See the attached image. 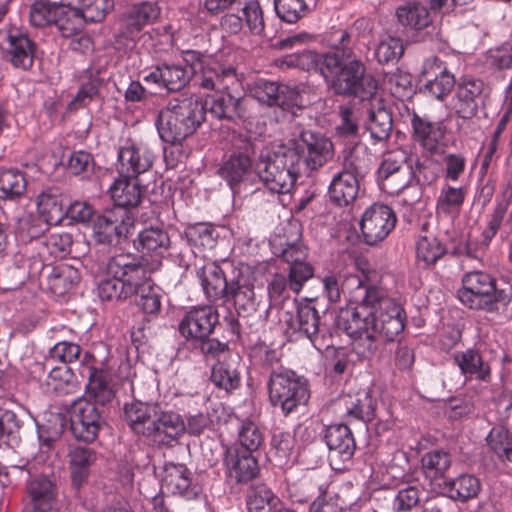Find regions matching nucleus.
<instances>
[{
	"mask_svg": "<svg viewBox=\"0 0 512 512\" xmlns=\"http://www.w3.org/2000/svg\"><path fill=\"white\" fill-rule=\"evenodd\" d=\"M134 215L123 208H112L99 215L92 225V239L95 244L116 246L128 238L134 227Z\"/></svg>",
	"mask_w": 512,
	"mask_h": 512,
	"instance_id": "obj_8",
	"label": "nucleus"
},
{
	"mask_svg": "<svg viewBox=\"0 0 512 512\" xmlns=\"http://www.w3.org/2000/svg\"><path fill=\"white\" fill-rule=\"evenodd\" d=\"M241 82L234 88L214 89L218 93L213 95L205 102L206 111L220 120L236 121L245 116L242 97L236 93L240 88Z\"/></svg>",
	"mask_w": 512,
	"mask_h": 512,
	"instance_id": "obj_21",
	"label": "nucleus"
},
{
	"mask_svg": "<svg viewBox=\"0 0 512 512\" xmlns=\"http://www.w3.org/2000/svg\"><path fill=\"white\" fill-rule=\"evenodd\" d=\"M486 441L501 460L512 462V431L494 427L487 435Z\"/></svg>",
	"mask_w": 512,
	"mask_h": 512,
	"instance_id": "obj_64",
	"label": "nucleus"
},
{
	"mask_svg": "<svg viewBox=\"0 0 512 512\" xmlns=\"http://www.w3.org/2000/svg\"><path fill=\"white\" fill-rule=\"evenodd\" d=\"M97 295L101 301H118L134 295L131 283L122 282L119 278L108 276L105 271L97 280Z\"/></svg>",
	"mask_w": 512,
	"mask_h": 512,
	"instance_id": "obj_48",
	"label": "nucleus"
},
{
	"mask_svg": "<svg viewBox=\"0 0 512 512\" xmlns=\"http://www.w3.org/2000/svg\"><path fill=\"white\" fill-rule=\"evenodd\" d=\"M154 161L155 155L146 144L127 142L118 149L116 170L121 177L138 179L152 168Z\"/></svg>",
	"mask_w": 512,
	"mask_h": 512,
	"instance_id": "obj_15",
	"label": "nucleus"
},
{
	"mask_svg": "<svg viewBox=\"0 0 512 512\" xmlns=\"http://www.w3.org/2000/svg\"><path fill=\"white\" fill-rule=\"evenodd\" d=\"M336 56V68L329 75H324L327 82H330L335 92L339 95H354L362 100L374 95L377 90L376 81L366 75V67L361 60L351 58L341 61Z\"/></svg>",
	"mask_w": 512,
	"mask_h": 512,
	"instance_id": "obj_6",
	"label": "nucleus"
},
{
	"mask_svg": "<svg viewBox=\"0 0 512 512\" xmlns=\"http://www.w3.org/2000/svg\"><path fill=\"white\" fill-rule=\"evenodd\" d=\"M108 276L119 278L125 284L131 283L133 291L149 276L143 257L132 253H120L108 259L105 263Z\"/></svg>",
	"mask_w": 512,
	"mask_h": 512,
	"instance_id": "obj_18",
	"label": "nucleus"
},
{
	"mask_svg": "<svg viewBox=\"0 0 512 512\" xmlns=\"http://www.w3.org/2000/svg\"><path fill=\"white\" fill-rule=\"evenodd\" d=\"M157 407L141 400L124 406L126 420L134 433L150 437L155 431L154 419Z\"/></svg>",
	"mask_w": 512,
	"mask_h": 512,
	"instance_id": "obj_33",
	"label": "nucleus"
},
{
	"mask_svg": "<svg viewBox=\"0 0 512 512\" xmlns=\"http://www.w3.org/2000/svg\"><path fill=\"white\" fill-rule=\"evenodd\" d=\"M324 439L330 451L331 463L337 461L344 463L352 459L356 443L351 429L346 424L328 426Z\"/></svg>",
	"mask_w": 512,
	"mask_h": 512,
	"instance_id": "obj_29",
	"label": "nucleus"
},
{
	"mask_svg": "<svg viewBox=\"0 0 512 512\" xmlns=\"http://www.w3.org/2000/svg\"><path fill=\"white\" fill-rule=\"evenodd\" d=\"M27 188L25 173L19 169H5L0 172V198L16 200Z\"/></svg>",
	"mask_w": 512,
	"mask_h": 512,
	"instance_id": "obj_52",
	"label": "nucleus"
},
{
	"mask_svg": "<svg viewBox=\"0 0 512 512\" xmlns=\"http://www.w3.org/2000/svg\"><path fill=\"white\" fill-rule=\"evenodd\" d=\"M114 208H136L142 198V187L137 178L119 176L109 188Z\"/></svg>",
	"mask_w": 512,
	"mask_h": 512,
	"instance_id": "obj_35",
	"label": "nucleus"
},
{
	"mask_svg": "<svg viewBox=\"0 0 512 512\" xmlns=\"http://www.w3.org/2000/svg\"><path fill=\"white\" fill-rule=\"evenodd\" d=\"M103 84L104 79L101 77V70L88 67L80 76V87L74 97V102L79 104L90 102L99 94Z\"/></svg>",
	"mask_w": 512,
	"mask_h": 512,
	"instance_id": "obj_55",
	"label": "nucleus"
},
{
	"mask_svg": "<svg viewBox=\"0 0 512 512\" xmlns=\"http://www.w3.org/2000/svg\"><path fill=\"white\" fill-rule=\"evenodd\" d=\"M398 22L406 29L419 31L432 23L428 8L419 2H408L396 9Z\"/></svg>",
	"mask_w": 512,
	"mask_h": 512,
	"instance_id": "obj_45",
	"label": "nucleus"
},
{
	"mask_svg": "<svg viewBox=\"0 0 512 512\" xmlns=\"http://www.w3.org/2000/svg\"><path fill=\"white\" fill-rule=\"evenodd\" d=\"M232 302L235 310L239 316H248L257 311L260 304L254 285L250 280L239 273L237 276L231 278L230 287L228 288L227 296H225L222 304Z\"/></svg>",
	"mask_w": 512,
	"mask_h": 512,
	"instance_id": "obj_26",
	"label": "nucleus"
},
{
	"mask_svg": "<svg viewBox=\"0 0 512 512\" xmlns=\"http://www.w3.org/2000/svg\"><path fill=\"white\" fill-rule=\"evenodd\" d=\"M20 420L15 412L0 409V447H14L19 441Z\"/></svg>",
	"mask_w": 512,
	"mask_h": 512,
	"instance_id": "obj_62",
	"label": "nucleus"
},
{
	"mask_svg": "<svg viewBox=\"0 0 512 512\" xmlns=\"http://www.w3.org/2000/svg\"><path fill=\"white\" fill-rule=\"evenodd\" d=\"M512 192L503 193L495 198L491 211L487 214L486 226L481 233V248L487 249L494 237L502 229L512 231V209L510 210Z\"/></svg>",
	"mask_w": 512,
	"mask_h": 512,
	"instance_id": "obj_24",
	"label": "nucleus"
},
{
	"mask_svg": "<svg viewBox=\"0 0 512 512\" xmlns=\"http://www.w3.org/2000/svg\"><path fill=\"white\" fill-rule=\"evenodd\" d=\"M226 425L236 429L237 446L252 454L259 449L264 441L263 433L250 419H241L236 415H230Z\"/></svg>",
	"mask_w": 512,
	"mask_h": 512,
	"instance_id": "obj_38",
	"label": "nucleus"
},
{
	"mask_svg": "<svg viewBox=\"0 0 512 512\" xmlns=\"http://www.w3.org/2000/svg\"><path fill=\"white\" fill-rule=\"evenodd\" d=\"M162 487L187 500L196 498L200 492L199 486L193 483V473L184 464H165Z\"/></svg>",
	"mask_w": 512,
	"mask_h": 512,
	"instance_id": "obj_28",
	"label": "nucleus"
},
{
	"mask_svg": "<svg viewBox=\"0 0 512 512\" xmlns=\"http://www.w3.org/2000/svg\"><path fill=\"white\" fill-rule=\"evenodd\" d=\"M160 15V8L156 2L142 1L133 4L122 18L123 33L132 36L140 32L146 25L154 23Z\"/></svg>",
	"mask_w": 512,
	"mask_h": 512,
	"instance_id": "obj_32",
	"label": "nucleus"
},
{
	"mask_svg": "<svg viewBox=\"0 0 512 512\" xmlns=\"http://www.w3.org/2000/svg\"><path fill=\"white\" fill-rule=\"evenodd\" d=\"M184 236L192 247L211 249L216 244L218 233L210 223H195L185 228Z\"/></svg>",
	"mask_w": 512,
	"mask_h": 512,
	"instance_id": "obj_56",
	"label": "nucleus"
},
{
	"mask_svg": "<svg viewBox=\"0 0 512 512\" xmlns=\"http://www.w3.org/2000/svg\"><path fill=\"white\" fill-rule=\"evenodd\" d=\"M421 75L425 78L424 92L437 100H444L456 84L455 76L437 56L424 60Z\"/></svg>",
	"mask_w": 512,
	"mask_h": 512,
	"instance_id": "obj_17",
	"label": "nucleus"
},
{
	"mask_svg": "<svg viewBox=\"0 0 512 512\" xmlns=\"http://www.w3.org/2000/svg\"><path fill=\"white\" fill-rule=\"evenodd\" d=\"M452 106L457 116V130L467 135L472 131V118L476 116L489 95V88L480 78L463 75L456 79Z\"/></svg>",
	"mask_w": 512,
	"mask_h": 512,
	"instance_id": "obj_5",
	"label": "nucleus"
},
{
	"mask_svg": "<svg viewBox=\"0 0 512 512\" xmlns=\"http://www.w3.org/2000/svg\"><path fill=\"white\" fill-rule=\"evenodd\" d=\"M359 178L350 173L339 171L328 187L330 201L338 206H348L356 200L359 193Z\"/></svg>",
	"mask_w": 512,
	"mask_h": 512,
	"instance_id": "obj_36",
	"label": "nucleus"
},
{
	"mask_svg": "<svg viewBox=\"0 0 512 512\" xmlns=\"http://www.w3.org/2000/svg\"><path fill=\"white\" fill-rule=\"evenodd\" d=\"M196 277L206 299L211 303L222 304L231 283V278H227L223 268L217 262L208 261L196 268Z\"/></svg>",
	"mask_w": 512,
	"mask_h": 512,
	"instance_id": "obj_23",
	"label": "nucleus"
},
{
	"mask_svg": "<svg viewBox=\"0 0 512 512\" xmlns=\"http://www.w3.org/2000/svg\"><path fill=\"white\" fill-rule=\"evenodd\" d=\"M322 282L329 302H339L343 293L349 304L354 305L342 308L334 325L353 340V350L360 358L378 355L404 330L406 312L385 287L353 274L345 278L341 287L333 274L325 276Z\"/></svg>",
	"mask_w": 512,
	"mask_h": 512,
	"instance_id": "obj_1",
	"label": "nucleus"
},
{
	"mask_svg": "<svg viewBox=\"0 0 512 512\" xmlns=\"http://www.w3.org/2000/svg\"><path fill=\"white\" fill-rule=\"evenodd\" d=\"M413 140L424 150L436 153L446 135V126L442 121H431L428 116H420L416 112L411 115Z\"/></svg>",
	"mask_w": 512,
	"mask_h": 512,
	"instance_id": "obj_25",
	"label": "nucleus"
},
{
	"mask_svg": "<svg viewBox=\"0 0 512 512\" xmlns=\"http://www.w3.org/2000/svg\"><path fill=\"white\" fill-rule=\"evenodd\" d=\"M225 476L234 484H248L260 474V466L254 454L238 447L227 446L223 456Z\"/></svg>",
	"mask_w": 512,
	"mask_h": 512,
	"instance_id": "obj_14",
	"label": "nucleus"
},
{
	"mask_svg": "<svg viewBox=\"0 0 512 512\" xmlns=\"http://www.w3.org/2000/svg\"><path fill=\"white\" fill-rule=\"evenodd\" d=\"M308 0H274L276 15L289 24L297 23L308 13Z\"/></svg>",
	"mask_w": 512,
	"mask_h": 512,
	"instance_id": "obj_63",
	"label": "nucleus"
},
{
	"mask_svg": "<svg viewBox=\"0 0 512 512\" xmlns=\"http://www.w3.org/2000/svg\"><path fill=\"white\" fill-rule=\"evenodd\" d=\"M192 79V72L180 63H161L143 77L146 83L154 84L168 92H178Z\"/></svg>",
	"mask_w": 512,
	"mask_h": 512,
	"instance_id": "obj_22",
	"label": "nucleus"
},
{
	"mask_svg": "<svg viewBox=\"0 0 512 512\" xmlns=\"http://www.w3.org/2000/svg\"><path fill=\"white\" fill-rule=\"evenodd\" d=\"M67 458L72 485L80 489L88 483L91 469L98 459V453L91 447L75 445L70 447Z\"/></svg>",
	"mask_w": 512,
	"mask_h": 512,
	"instance_id": "obj_30",
	"label": "nucleus"
},
{
	"mask_svg": "<svg viewBox=\"0 0 512 512\" xmlns=\"http://www.w3.org/2000/svg\"><path fill=\"white\" fill-rule=\"evenodd\" d=\"M154 420L155 431L152 432L150 438L155 442L169 444L186 431L183 419L176 412L162 411L157 407Z\"/></svg>",
	"mask_w": 512,
	"mask_h": 512,
	"instance_id": "obj_34",
	"label": "nucleus"
},
{
	"mask_svg": "<svg viewBox=\"0 0 512 512\" xmlns=\"http://www.w3.org/2000/svg\"><path fill=\"white\" fill-rule=\"evenodd\" d=\"M36 264L41 267L40 277L46 278L50 291L56 296L69 293L80 282L78 269L71 265L62 263L56 266H45L42 262Z\"/></svg>",
	"mask_w": 512,
	"mask_h": 512,
	"instance_id": "obj_31",
	"label": "nucleus"
},
{
	"mask_svg": "<svg viewBox=\"0 0 512 512\" xmlns=\"http://www.w3.org/2000/svg\"><path fill=\"white\" fill-rule=\"evenodd\" d=\"M280 499L265 484L254 485L246 498L248 512H273Z\"/></svg>",
	"mask_w": 512,
	"mask_h": 512,
	"instance_id": "obj_51",
	"label": "nucleus"
},
{
	"mask_svg": "<svg viewBox=\"0 0 512 512\" xmlns=\"http://www.w3.org/2000/svg\"><path fill=\"white\" fill-rule=\"evenodd\" d=\"M183 66L192 72V76L198 72L197 85L202 89H228L239 84L236 69L233 66H224L216 61H205L204 55L196 50L183 52Z\"/></svg>",
	"mask_w": 512,
	"mask_h": 512,
	"instance_id": "obj_7",
	"label": "nucleus"
},
{
	"mask_svg": "<svg viewBox=\"0 0 512 512\" xmlns=\"http://www.w3.org/2000/svg\"><path fill=\"white\" fill-rule=\"evenodd\" d=\"M325 41L332 49L330 52L337 53L341 61H347L354 56L356 38L351 30L334 29L326 35Z\"/></svg>",
	"mask_w": 512,
	"mask_h": 512,
	"instance_id": "obj_58",
	"label": "nucleus"
},
{
	"mask_svg": "<svg viewBox=\"0 0 512 512\" xmlns=\"http://www.w3.org/2000/svg\"><path fill=\"white\" fill-rule=\"evenodd\" d=\"M85 24L86 22L76 6L61 4L54 26L63 37L78 35L84 29Z\"/></svg>",
	"mask_w": 512,
	"mask_h": 512,
	"instance_id": "obj_50",
	"label": "nucleus"
},
{
	"mask_svg": "<svg viewBox=\"0 0 512 512\" xmlns=\"http://www.w3.org/2000/svg\"><path fill=\"white\" fill-rule=\"evenodd\" d=\"M37 210L39 216L44 218L47 223L58 225L62 222L65 209L58 188H46L38 195Z\"/></svg>",
	"mask_w": 512,
	"mask_h": 512,
	"instance_id": "obj_44",
	"label": "nucleus"
},
{
	"mask_svg": "<svg viewBox=\"0 0 512 512\" xmlns=\"http://www.w3.org/2000/svg\"><path fill=\"white\" fill-rule=\"evenodd\" d=\"M441 488L450 499L466 502L478 496L481 491V482L475 475L461 474L454 479L444 481Z\"/></svg>",
	"mask_w": 512,
	"mask_h": 512,
	"instance_id": "obj_41",
	"label": "nucleus"
},
{
	"mask_svg": "<svg viewBox=\"0 0 512 512\" xmlns=\"http://www.w3.org/2000/svg\"><path fill=\"white\" fill-rule=\"evenodd\" d=\"M308 386H269V397L273 406H280L286 413L292 412L298 405L305 404L310 392Z\"/></svg>",
	"mask_w": 512,
	"mask_h": 512,
	"instance_id": "obj_39",
	"label": "nucleus"
},
{
	"mask_svg": "<svg viewBox=\"0 0 512 512\" xmlns=\"http://www.w3.org/2000/svg\"><path fill=\"white\" fill-rule=\"evenodd\" d=\"M349 398L350 406L347 407L349 415L365 422H370L375 418L377 397L373 387L360 386L354 392V397L350 395Z\"/></svg>",
	"mask_w": 512,
	"mask_h": 512,
	"instance_id": "obj_42",
	"label": "nucleus"
},
{
	"mask_svg": "<svg viewBox=\"0 0 512 512\" xmlns=\"http://www.w3.org/2000/svg\"><path fill=\"white\" fill-rule=\"evenodd\" d=\"M288 87L284 85H278L275 82L261 80L257 83L254 89L255 98L263 104L268 106H279L283 110L287 109L292 103V98L289 99L286 96ZM291 97H297V95H291Z\"/></svg>",
	"mask_w": 512,
	"mask_h": 512,
	"instance_id": "obj_46",
	"label": "nucleus"
},
{
	"mask_svg": "<svg viewBox=\"0 0 512 512\" xmlns=\"http://www.w3.org/2000/svg\"><path fill=\"white\" fill-rule=\"evenodd\" d=\"M134 295L137 296L136 303L143 313L147 315H158L160 313L164 293L159 286L152 283L149 276L145 281H142V284H139Z\"/></svg>",
	"mask_w": 512,
	"mask_h": 512,
	"instance_id": "obj_47",
	"label": "nucleus"
},
{
	"mask_svg": "<svg viewBox=\"0 0 512 512\" xmlns=\"http://www.w3.org/2000/svg\"><path fill=\"white\" fill-rule=\"evenodd\" d=\"M37 49V43L28 33L18 29L8 30L0 45L4 61L21 71L33 68Z\"/></svg>",
	"mask_w": 512,
	"mask_h": 512,
	"instance_id": "obj_10",
	"label": "nucleus"
},
{
	"mask_svg": "<svg viewBox=\"0 0 512 512\" xmlns=\"http://www.w3.org/2000/svg\"><path fill=\"white\" fill-rule=\"evenodd\" d=\"M392 126V115L385 107L379 106L377 109L369 111L365 128L374 142L388 140L392 132Z\"/></svg>",
	"mask_w": 512,
	"mask_h": 512,
	"instance_id": "obj_49",
	"label": "nucleus"
},
{
	"mask_svg": "<svg viewBox=\"0 0 512 512\" xmlns=\"http://www.w3.org/2000/svg\"><path fill=\"white\" fill-rule=\"evenodd\" d=\"M446 253V245L434 235L420 236L416 242L417 259L426 266L434 265Z\"/></svg>",
	"mask_w": 512,
	"mask_h": 512,
	"instance_id": "obj_57",
	"label": "nucleus"
},
{
	"mask_svg": "<svg viewBox=\"0 0 512 512\" xmlns=\"http://www.w3.org/2000/svg\"><path fill=\"white\" fill-rule=\"evenodd\" d=\"M51 224L38 216H27L20 219L17 228V236L22 242H31L33 240L42 241L44 233Z\"/></svg>",
	"mask_w": 512,
	"mask_h": 512,
	"instance_id": "obj_61",
	"label": "nucleus"
},
{
	"mask_svg": "<svg viewBox=\"0 0 512 512\" xmlns=\"http://www.w3.org/2000/svg\"><path fill=\"white\" fill-rule=\"evenodd\" d=\"M205 117L206 108L200 98L180 94L159 110L155 125L162 141L176 145L193 135Z\"/></svg>",
	"mask_w": 512,
	"mask_h": 512,
	"instance_id": "obj_3",
	"label": "nucleus"
},
{
	"mask_svg": "<svg viewBox=\"0 0 512 512\" xmlns=\"http://www.w3.org/2000/svg\"><path fill=\"white\" fill-rule=\"evenodd\" d=\"M438 178L436 164L430 160H419L418 158L414 163L408 165V176L407 180L415 182L421 187H426L434 183Z\"/></svg>",
	"mask_w": 512,
	"mask_h": 512,
	"instance_id": "obj_60",
	"label": "nucleus"
},
{
	"mask_svg": "<svg viewBox=\"0 0 512 512\" xmlns=\"http://www.w3.org/2000/svg\"><path fill=\"white\" fill-rule=\"evenodd\" d=\"M334 156L330 138L320 132L302 131L292 145L281 144L255 162V173L269 191L278 194L291 192L299 177L318 170Z\"/></svg>",
	"mask_w": 512,
	"mask_h": 512,
	"instance_id": "obj_2",
	"label": "nucleus"
},
{
	"mask_svg": "<svg viewBox=\"0 0 512 512\" xmlns=\"http://www.w3.org/2000/svg\"><path fill=\"white\" fill-rule=\"evenodd\" d=\"M291 327L306 337L318 351L333 346L332 334L321 328L319 312L311 299L298 305Z\"/></svg>",
	"mask_w": 512,
	"mask_h": 512,
	"instance_id": "obj_12",
	"label": "nucleus"
},
{
	"mask_svg": "<svg viewBox=\"0 0 512 512\" xmlns=\"http://www.w3.org/2000/svg\"><path fill=\"white\" fill-rule=\"evenodd\" d=\"M370 165L371 155L367 148L356 145L346 152L341 171L362 179L368 174Z\"/></svg>",
	"mask_w": 512,
	"mask_h": 512,
	"instance_id": "obj_54",
	"label": "nucleus"
},
{
	"mask_svg": "<svg viewBox=\"0 0 512 512\" xmlns=\"http://www.w3.org/2000/svg\"><path fill=\"white\" fill-rule=\"evenodd\" d=\"M61 4L51 0H34L29 6V24L33 28L54 26Z\"/></svg>",
	"mask_w": 512,
	"mask_h": 512,
	"instance_id": "obj_53",
	"label": "nucleus"
},
{
	"mask_svg": "<svg viewBox=\"0 0 512 512\" xmlns=\"http://www.w3.org/2000/svg\"><path fill=\"white\" fill-rule=\"evenodd\" d=\"M134 245L143 255L162 257L170 248L171 241L163 228L149 227L138 233Z\"/></svg>",
	"mask_w": 512,
	"mask_h": 512,
	"instance_id": "obj_37",
	"label": "nucleus"
},
{
	"mask_svg": "<svg viewBox=\"0 0 512 512\" xmlns=\"http://www.w3.org/2000/svg\"><path fill=\"white\" fill-rule=\"evenodd\" d=\"M281 68H298L304 71L314 70L323 77L329 75L336 68L335 53H317L312 50H297L295 53L287 54L279 60Z\"/></svg>",
	"mask_w": 512,
	"mask_h": 512,
	"instance_id": "obj_19",
	"label": "nucleus"
},
{
	"mask_svg": "<svg viewBox=\"0 0 512 512\" xmlns=\"http://www.w3.org/2000/svg\"><path fill=\"white\" fill-rule=\"evenodd\" d=\"M405 157L397 154H388L382 160L377 170V180L383 191L390 195L398 193L399 190L409 183L408 166L403 167Z\"/></svg>",
	"mask_w": 512,
	"mask_h": 512,
	"instance_id": "obj_27",
	"label": "nucleus"
},
{
	"mask_svg": "<svg viewBox=\"0 0 512 512\" xmlns=\"http://www.w3.org/2000/svg\"><path fill=\"white\" fill-rule=\"evenodd\" d=\"M241 145L223 159L217 173L226 182L233 194L239 193L241 186L248 181L253 169V155L255 153L253 142L248 138H239Z\"/></svg>",
	"mask_w": 512,
	"mask_h": 512,
	"instance_id": "obj_9",
	"label": "nucleus"
},
{
	"mask_svg": "<svg viewBox=\"0 0 512 512\" xmlns=\"http://www.w3.org/2000/svg\"><path fill=\"white\" fill-rule=\"evenodd\" d=\"M422 469L427 478L435 480L445 476L451 465V456L443 450H433L423 455Z\"/></svg>",
	"mask_w": 512,
	"mask_h": 512,
	"instance_id": "obj_59",
	"label": "nucleus"
},
{
	"mask_svg": "<svg viewBox=\"0 0 512 512\" xmlns=\"http://www.w3.org/2000/svg\"><path fill=\"white\" fill-rule=\"evenodd\" d=\"M58 489L47 475H36L27 482V512H55Z\"/></svg>",
	"mask_w": 512,
	"mask_h": 512,
	"instance_id": "obj_20",
	"label": "nucleus"
},
{
	"mask_svg": "<svg viewBox=\"0 0 512 512\" xmlns=\"http://www.w3.org/2000/svg\"><path fill=\"white\" fill-rule=\"evenodd\" d=\"M218 322L219 315L214 306H197L186 312L179 323L178 330L187 340H200L213 333Z\"/></svg>",
	"mask_w": 512,
	"mask_h": 512,
	"instance_id": "obj_16",
	"label": "nucleus"
},
{
	"mask_svg": "<svg viewBox=\"0 0 512 512\" xmlns=\"http://www.w3.org/2000/svg\"><path fill=\"white\" fill-rule=\"evenodd\" d=\"M102 412L90 401H74L69 412L70 430L77 441L92 443L104 424Z\"/></svg>",
	"mask_w": 512,
	"mask_h": 512,
	"instance_id": "obj_11",
	"label": "nucleus"
},
{
	"mask_svg": "<svg viewBox=\"0 0 512 512\" xmlns=\"http://www.w3.org/2000/svg\"><path fill=\"white\" fill-rule=\"evenodd\" d=\"M308 386H269V397L273 406H280L286 413L292 412L298 405L305 404L310 392Z\"/></svg>",
	"mask_w": 512,
	"mask_h": 512,
	"instance_id": "obj_40",
	"label": "nucleus"
},
{
	"mask_svg": "<svg viewBox=\"0 0 512 512\" xmlns=\"http://www.w3.org/2000/svg\"><path fill=\"white\" fill-rule=\"evenodd\" d=\"M396 215L391 207L381 203H374L363 213L360 221V230L367 245H376L382 242L395 228Z\"/></svg>",
	"mask_w": 512,
	"mask_h": 512,
	"instance_id": "obj_13",
	"label": "nucleus"
},
{
	"mask_svg": "<svg viewBox=\"0 0 512 512\" xmlns=\"http://www.w3.org/2000/svg\"><path fill=\"white\" fill-rule=\"evenodd\" d=\"M457 297L469 309L498 313L512 301V289H499L492 275L472 271L464 274Z\"/></svg>",
	"mask_w": 512,
	"mask_h": 512,
	"instance_id": "obj_4",
	"label": "nucleus"
},
{
	"mask_svg": "<svg viewBox=\"0 0 512 512\" xmlns=\"http://www.w3.org/2000/svg\"><path fill=\"white\" fill-rule=\"evenodd\" d=\"M454 360L459 366L466 380L487 381L490 376V367L482 359L480 353L473 349L454 354Z\"/></svg>",
	"mask_w": 512,
	"mask_h": 512,
	"instance_id": "obj_43",
	"label": "nucleus"
}]
</instances>
